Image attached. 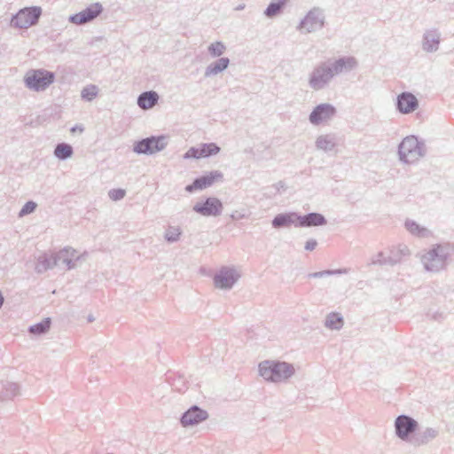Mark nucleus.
<instances>
[{"label": "nucleus", "instance_id": "1", "mask_svg": "<svg viewBox=\"0 0 454 454\" xmlns=\"http://www.w3.org/2000/svg\"><path fill=\"white\" fill-rule=\"evenodd\" d=\"M356 67L357 60L352 56L320 62L309 73L308 85L315 91L322 90L329 86L333 77L343 73H348Z\"/></svg>", "mask_w": 454, "mask_h": 454}, {"label": "nucleus", "instance_id": "2", "mask_svg": "<svg viewBox=\"0 0 454 454\" xmlns=\"http://www.w3.org/2000/svg\"><path fill=\"white\" fill-rule=\"evenodd\" d=\"M454 254V244L443 242L434 244L420 257L425 270L438 273L446 270L451 255Z\"/></svg>", "mask_w": 454, "mask_h": 454}, {"label": "nucleus", "instance_id": "3", "mask_svg": "<svg viewBox=\"0 0 454 454\" xmlns=\"http://www.w3.org/2000/svg\"><path fill=\"white\" fill-rule=\"evenodd\" d=\"M258 367L260 376L274 383L286 381L295 372L294 365L285 361L264 360Z\"/></svg>", "mask_w": 454, "mask_h": 454}, {"label": "nucleus", "instance_id": "4", "mask_svg": "<svg viewBox=\"0 0 454 454\" xmlns=\"http://www.w3.org/2000/svg\"><path fill=\"white\" fill-rule=\"evenodd\" d=\"M427 153L424 141L419 140L416 136L404 137L398 145L400 161L405 164H414Z\"/></svg>", "mask_w": 454, "mask_h": 454}, {"label": "nucleus", "instance_id": "5", "mask_svg": "<svg viewBox=\"0 0 454 454\" xmlns=\"http://www.w3.org/2000/svg\"><path fill=\"white\" fill-rule=\"evenodd\" d=\"M55 81V74L46 69H30L24 76L25 86L33 91H44Z\"/></svg>", "mask_w": 454, "mask_h": 454}, {"label": "nucleus", "instance_id": "6", "mask_svg": "<svg viewBox=\"0 0 454 454\" xmlns=\"http://www.w3.org/2000/svg\"><path fill=\"white\" fill-rule=\"evenodd\" d=\"M325 25V15L324 10L320 7H313L301 20L296 29L309 34L321 30Z\"/></svg>", "mask_w": 454, "mask_h": 454}, {"label": "nucleus", "instance_id": "7", "mask_svg": "<svg viewBox=\"0 0 454 454\" xmlns=\"http://www.w3.org/2000/svg\"><path fill=\"white\" fill-rule=\"evenodd\" d=\"M165 136H151L138 140L133 145V152L137 154L152 155L165 149Z\"/></svg>", "mask_w": 454, "mask_h": 454}, {"label": "nucleus", "instance_id": "8", "mask_svg": "<svg viewBox=\"0 0 454 454\" xmlns=\"http://www.w3.org/2000/svg\"><path fill=\"white\" fill-rule=\"evenodd\" d=\"M42 14L39 6L26 7L20 10L11 20V25L18 28H28L35 25Z\"/></svg>", "mask_w": 454, "mask_h": 454}, {"label": "nucleus", "instance_id": "9", "mask_svg": "<svg viewBox=\"0 0 454 454\" xmlns=\"http://www.w3.org/2000/svg\"><path fill=\"white\" fill-rule=\"evenodd\" d=\"M419 428V423L409 415L402 414L395 420V435L402 441L409 442Z\"/></svg>", "mask_w": 454, "mask_h": 454}, {"label": "nucleus", "instance_id": "10", "mask_svg": "<svg viewBox=\"0 0 454 454\" xmlns=\"http://www.w3.org/2000/svg\"><path fill=\"white\" fill-rule=\"evenodd\" d=\"M239 277L235 269L223 266L214 276V285L218 289L229 290L232 288Z\"/></svg>", "mask_w": 454, "mask_h": 454}, {"label": "nucleus", "instance_id": "11", "mask_svg": "<svg viewBox=\"0 0 454 454\" xmlns=\"http://www.w3.org/2000/svg\"><path fill=\"white\" fill-rule=\"evenodd\" d=\"M337 114L334 106L329 103H322L313 108L309 115V122L314 126H318L333 119Z\"/></svg>", "mask_w": 454, "mask_h": 454}, {"label": "nucleus", "instance_id": "12", "mask_svg": "<svg viewBox=\"0 0 454 454\" xmlns=\"http://www.w3.org/2000/svg\"><path fill=\"white\" fill-rule=\"evenodd\" d=\"M223 206L215 197H208L204 201L197 202L192 210L203 216H218L222 214Z\"/></svg>", "mask_w": 454, "mask_h": 454}, {"label": "nucleus", "instance_id": "13", "mask_svg": "<svg viewBox=\"0 0 454 454\" xmlns=\"http://www.w3.org/2000/svg\"><path fill=\"white\" fill-rule=\"evenodd\" d=\"M102 12V4L100 3H93L82 12L70 15L69 21L73 24L82 25L94 20Z\"/></svg>", "mask_w": 454, "mask_h": 454}, {"label": "nucleus", "instance_id": "14", "mask_svg": "<svg viewBox=\"0 0 454 454\" xmlns=\"http://www.w3.org/2000/svg\"><path fill=\"white\" fill-rule=\"evenodd\" d=\"M223 173L219 170L210 171L201 176L196 177L191 184L185 186L187 192H194L195 191L204 190L210 187L215 181L222 179Z\"/></svg>", "mask_w": 454, "mask_h": 454}, {"label": "nucleus", "instance_id": "15", "mask_svg": "<svg viewBox=\"0 0 454 454\" xmlns=\"http://www.w3.org/2000/svg\"><path fill=\"white\" fill-rule=\"evenodd\" d=\"M221 151L215 143H203L199 146H192L184 153V159L208 158L217 154Z\"/></svg>", "mask_w": 454, "mask_h": 454}, {"label": "nucleus", "instance_id": "16", "mask_svg": "<svg viewBox=\"0 0 454 454\" xmlns=\"http://www.w3.org/2000/svg\"><path fill=\"white\" fill-rule=\"evenodd\" d=\"M207 418L208 413L207 411L193 405L182 414L180 423L184 427H187L196 426L205 421Z\"/></svg>", "mask_w": 454, "mask_h": 454}, {"label": "nucleus", "instance_id": "17", "mask_svg": "<svg viewBox=\"0 0 454 454\" xmlns=\"http://www.w3.org/2000/svg\"><path fill=\"white\" fill-rule=\"evenodd\" d=\"M395 107L399 113L408 114L419 107V100L412 93L404 91L397 96Z\"/></svg>", "mask_w": 454, "mask_h": 454}, {"label": "nucleus", "instance_id": "18", "mask_svg": "<svg viewBox=\"0 0 454 454\" xmlns=\"http://www.w3.org/2000/svg\"><path fill=\"white\" fill-rule=\"evenodd\" d=\"M57 265L62 263L67 270L77 267V262L80 261L81 255L77 254L76 250L71 247H64L58 253L54 254Z\"/></svg>", "mask_w": 454, "mask_h": 454}, {"label": "nucleus", "instance_id": "19", "mask_svg": "<svg viewBox=\"0 0 454 454\" xmlns=\"http://www.w3.org/2000/svg\"><path fill=\"white\" fill-rule=\"evenodd\" d=\"M411 253L409 247L404 244H399L389 248V254L387 256L388 266H395L404 262Z\"/></svg>", "mask_w": 454, "mask_h": 454}, {"label": "nucleus", "instance_id": "20", "mask_svg": "<svg viewBox=\"0 0 454 454\" xmlns=\"http://www.w3.org/2000/svg\"><path fill=\"white\" fill-rule=\"evenodd\" d=\"M441 43V33L437 28L427 29L422 37V50L426 52H435Z\"/></svg>", "mask_w": 454, "mask_h": 454}, {"label": "nucleus", "instance_id": "21", "mask_svg": "<svg viewBox=\"0 0 454 454\" xmlns=\"http://www.w3.org/2000/svg\"><path fill=\"white\" fill-rule=\"evenodd\" d=\"M327 223L326 218L320 213L298 214V228L317 227Z\"/></svg>", "mask_w": 454, "mask_h": 454}, {"label": "nucleus", "instance_id": "22", "mask_svg": "<svg viewBox=\"0 0 454 454\" xmlns=\"http://www.w3.org/2000/svg\"><path fill=\"white\" fill-rule=\"evenodd\" d=\"M297 222L298 213L286 212L276 215L271 221V225L274 229L288 228L291 225L298 228Z\"/></svg>", "mask_w": 454, "mask_h": 454}, {"label": "nucleus", "instance_id": "23", "mask_svg": "<svg viewBox=\"0 0 454 454\" xmlns=\"http://www.w3.org/2000/svg\"><path fill=\"white\" fill-rule=\"evenodd\" d=\"M438 430L433 427H427L421 432H416L410 440V443L413 446L419 447L427 444L430 441L436 438Z\"/></svg>", "mask_w": 454, "mask_h": 454}, {"label": "nucleus", "instance_id": "24", "mask_svg": "<svg viewBox=\"0 0 454 454\" xmlns=\"http://www.w3.org/2000/svg\"><path fill=\"white\" fill-rule=\"evenodd\" d=\"M336 145V137L332 133L318 136L315 142L316 148L325 153L333 151Z\"/></svg>", "mask_w": 454, "mask_h": 454}, {"label": "nucleus", "instance_id": "25", "mask_svg": "<svg viewBox=\"0 0 454 454\" xmlns=\"http://www.w3.org/2000/svg\"><path fill=\"white\" fill-rule=\"evenodd\" d=\"M230 65V59L227 57L219 58L217 60L210 63L205 69V77H211L222 73Z\"/></svg>", "mask_w": 454, "mask_h": 454}, {"label": "nucleus", "instance_id": "26", "mask_svg": "<svg viewBox=\"0 0 454 454\" xmlns=\"http://www.w3.org/2000/svg\"><path fill=\"white\" fill-rule=\"evenodd\" d=\"M159 100V95L154 90L142 92L137 98V106L143 109L147 110L153 107Z\"/></svg>", "mask_w": 454, "mask_h": 454}, {"label": "nucleus", "instance_id": "27", "mask_svg": "<svg viewBox=\"0 0 454 454\" xmlns=\"http://www.w3.org/2000/svg\"><path fill=\"white\" fill-rule=\"evenodd\" d=\"M406 230L413 236L418 238H429L433 236V232L427 228L419 225L414 220L407 219L404 223Z\"/></svg>", "mask_w": 454, "mask_h": 454}, {"label": "nucleus", "instance_id": "28", "mask_svg": "<svg viewBox=\"0 0 454 454\" xmlns=\"http://www.w3.org/2000/svg\"><path fill=\"white\" fill-rule=\"evenodd\" d=\"M20 394V387L17 383L10 381H0V398L10 400Z\"/></svg>", "mask_w": 454, "mask_h": 454}, {"label": "nucleus", "instance_id": "29", "mask_svg": "<svg viewBox=\"0 0 454 454\" xmlns=\"http://www.w3.org/2000/svg\"><path fill=\"white\" fill-rule=\"evenodd\" d=\"M55 266H57V262L54 254L51 256L43 254L37 258L35 270L37 273H43Z\"/></svg>", "mask_w": 454, "mask_h": 454}, {"label": "nucleus", "instance_id": "30", "mask_svg": "<svg viewBox=\"0 0 454 454\" xmlns=\"http://www.w3.org/2000/svg\"><path fill=\"white\" fill-rule=\"evenodd\" d=\"M289 0H272L264 10V15L267 18H274L282 13L286 4Z\"/></svg>", "mask_w": 454, "mask_h": 454}, {"label": "nucleus", "instance_id": "31", "mask_svg": "<svg viewBox=\"0 0 454 454\" xmlns=\"http://www.w3.org/2000/svg\"><path fill=\"white\" fill-rule=\"evenodd\" d=\"M344 325V319L340 313H329L325 321V326L331 330H340Z\"/></svg>", "mask_w": 454, "mask_h": 454}, {"label": "nucleus", "instance_id": "32", "mask_svg": "<svg viewBox=\"0 0 454 454\" xmlns=\"http://www.w3.org/2000/svg\"><path fill=\"white\" fill-rule=\"evenodd\" d=\"M74 149L71 145L67 143H59L55 146L54 155L60 160H66L72 157Z\"/></svg>", "mask_w": 454, "mask_h": 454}, {"label": "nucleus", "instance_id": "33", "mask_svg": "<svg viewBox=\"0 0 454 454\" xmlns=\"http://www.w3.org/2000/svg\"><path fill=\"white\" fill-rule=\"evenodd\" d=\"M51 320L50 317H45L41 322L30 325L28 332L34 335H43L48 333L51 328Z\"/></svg>", "mask_w": 454, "mask_h": 454}, {"label": "nucleus", "instance_id": "34", "mask_svg": "<svg viewBox=\"0 0 454 454\" xmlns=\"http://www.w3.org/2000/svg\"><path fill=\"white\" fill-rule=\"evenodd\" d=\"M182 230L179 226L169 225L164 233V239L168 243H175L180 239Z\"/></svg>", "mask_w": 454, "mask_h": 454}, {"label": "nucleus", "instance_id": "35", "mask_svg": "<svg viewBox=\"0 0 454 454\" xmlns=\"http://www.w3.org/2000/svg\"><path fill=\"white\" fill-rule=\"evenodd\" d=\"M348 269L343 268V269H337V270H325L321 271H317L313 273H309L308 278H320L324 277H328L332 275H340V274H347L348 272Z\"/></svg>", "mask_w": 454, "mask_h": 454}, {"label": "nucleus", "instance_id": "36", "mask_svg": "<svg viewBox=\"0 0 454 454\" xmlns=\"http://www.w3.org/2000/svg\"><path fill=\"white\" fill-rule=\"evenodd\" d=\"M98 88L94 84L85 86L81 91V98L87 102H91L98 94Z\"/></svg>", "mask_w": 454, "mask_h": 454}, {"label": "nucleus", "instance_id": "37", "mask_svg": "<svg viewBox=\"0 0 454 454\" xmlns=\"http://www.w3.org/2000/svg\"><path fill=\"white\" fill-rule=\"evenodd\" d=\"M226 51V46L223 42L216 41L207 47V51L212 58L222 56Z\"/></svg>", "mask_w": 454, "mask_h": 454}, {"label": "nucleus", "instance_id": "38", "mask_svg": "<svg viewBox=\"0 0 454 454\" xmlns=\"http://www.w3.org/2000/svg\"><path fill=\"white\" fill-rule=\"evenodd\" d=\"M369 265H379V266L387 265V256H385L384 252L380 251V252L377 253L375 255H373L371 258Z\"/></svg>", "mask_w": 454, "mask_h": 454}, {"label": "nucleus", "instance_id": "39", "mask_svg": "<svg viewBox=\"0 0 454 454\" xmlns=\"http://www.w3.org/2000/svg\"><path fill=\"white\" fill-rule=\"evenodd\" d=\"M36 207H37V204L35 202L29 200V201L26 202L25 205L22 207V208L20 209V211L19 213V215L24 216V215H29L35 210Z\"/></svg>", "mask_w": 454, "mask_h": 454}, {"label": "nucleus", "instance_id": "40", "mask_svg": "<svg viewBox=\"0 0 454 454\" xmlns=\"http://www.w3.org/2000/svg\"><path fill=\"white\" fill-rule=\"evenodd\" d=\"M125 195H126V191L123 189H121V188L112 189L108 192L109 198L114 201L122 200L125 197Z\"/></svg>", "mask_w": 454, "mask_h": 454}, {"label": "nucleus", "instance_id": "41", "mask_svg": "<svg viewBox=\"0 0 454 454\" xmlns=\"http://www.w3.org/2000/svg\"><path fill=\"white\" fill-rule=\"evenodd\" d=\"M317 246V240L314 239H310L306 241L304 248L307 251H312L316 248Z\"/></svg>", "mask_w": 454, "mask_h": 454}, {"label": "nucleus", "instance_id": "42", "mask_svg": "<svg viewBox=\"0 0 454 454\" xmlns=\"http://www.w3.org/2000/svg\"><path fill=\"white\" fill-rule=\"evenodd\" d=\"M231 219H233V220L242 219V218H244V215H243V214L239 213L238 211H235V212H233V213L231 215Z\"/></svg>", "mask_w": 454, "mask_h": 454}, {"label": "nucleus", "instance_id": "43", "mask_svg": "<svg viewBox=\"0 0 454 454\" xmlns=\"http://www.w3.org/2000/svg\"><path fill=\"white\" fill-rule=\"evenodd\" d=\"M245 7H246L245 4H239V5H237V6L235 7V10H236V11H241V10H244V9H245Z\"/></svg>", "mask_w": 454, "mask_h": 454}, {"label": "nucleus", "instance_id": "44", "mask_svg": "<svg viewBox=\"0 0 454 454\" xmlns=\"http://www.w3.org/2000/svg\"><path fill=\"white\" fill-rule=\"evenodd\" d=\"M4 302V298L2 294V293L0 292V309L2 308Z\"/></svg>", "mask_w": 454, "mask_h": 454}, {"label": "nucleus", "instance_id": "45", "mask_svg": "<svg viewBox=\"0 0 454 454\" xmlns=\"http://www.w3.org/2000/svg\"><path fill=\"white\" fill-rule=\"evenodd\" d=\"M276 185L278 190H279V188H284V183L282 181H279Z\"/></svg>", "mask_w": 454, "mask_h": 454}, {"label": "nucleus", "instance_id": "46", "mask_svg": "<svg viewBox=\"0 0 454 454\" xmlns=\"http://www.w3.org/2000/svg\"><path fill=\"white\" fill-rule=\"evenodd\" d=\"M88 321L89 322H93L94 321V317L92 315H89Z\"/></svg>", "mask_w": 454, "mask_h": 454}]
</instances>
